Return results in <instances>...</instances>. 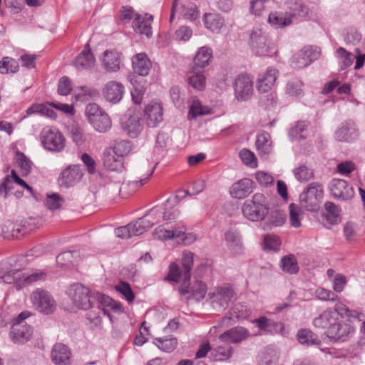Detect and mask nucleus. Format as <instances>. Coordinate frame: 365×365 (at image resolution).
Here are the masks:
<instances>
[{"label":"nucleus","instance_id":"obj_1","mask_svg":"<svg viewBox=\"0 0 365 365\" xmlns=\"http://www.w3.org/2000/svg\"><path fill=\"white\" fill-rule=\"evenodd\" d=\"M67 295L75 307L81 309H88L96 299L101 305L110 307L116 312H122V305L110 297L100 292L91 293L90 289L81 283L71 284L66 291Z\"/></svg>","mask_w":365,"mask_h":365},{"label":"nucleus","instance_id":"obj_2","mask_svg":"<svg viewBox=\"0 0 365 365\" xmlns=\"http://www.w3.org/2000/svg\"><path fill=\"white\" fill-rule=\"evenodd\" d=\"M268 211L267 198L262 193H255L251 199L246 200L242 207L244 217L252 222L263 220Z\"/></svg>","mask_w":365,"mask_h":365},{"label":"nucleus","instance_id":"obj_3","mask_svg":"<svg viewBox=\"0 0 365 365\" xmlns=\"http://www.w3.org/2000/svg\"><path fill=\"white\" fill-rule=\"evenodd\" d=\"M324 197V186L318 182L309 183L299 195L302 208L309 212H317Z\"/></svg>","mask_w":365,"mask_h":365},{"label":"nucleus","instance_id":"obj_4","mask_svg":"<svg viewBox=\"0 0 365 365\" xmlns=\"http://www.w3.org/2000/svg\"><path fill=\"white\" fill-rule=\"evenodd\" d=\"M86 116L92 127L99 133H106L112 126L109 115L96 103H89L86 107Z\"/></svg>","mask_w":365,"mask_h":365},{"label":"nucleus","instance_id":"obj_5","mask_svg":"<svg viewBox=\"0 0 365 365\" xmlns=\"http://www.w3.org/2000/svg\"><path fill=\"white\" fill-rule=\"evenodd\" d=\"M170 201V200L168 199L164 205H158L150 209L143 216L145 222L147 221L153 227L162 221H169L178 218L180 212L172 205Z\"/></svg>","mask_w":365,"mask_h":365},{"label":"nucleus","instance_id":"obj_6","mask_svg":"<svg viewBox=\"0 0 365 365\" xmlns=\"http://www.w3.org/2000/svg\"><path fill=\"white\" fill-rule=\"evenodd\" d=\"M30 300L34 309L42 314L49 315L56 310V301L46 290L36 289L31 294Z\"/></svg>","mask_w":365,"mask_h":365},{"label":"nucleus","instance_id":"obj_7","mask_svg":"<svg viewBox=\"0 0 365 365\" xmlns=\"http://www.w3.org/2000/svg\"><path fill=\"white\" fill-rule=\"evenodd\" d=\"M40 139L43 148L52 152H61L66 145L64 136L56 127H44L40 133Z\"/></svg>","mask_w":365,"mask_h":365},{"label":"nucleus","instance_id":"obj_8","mask_svg":"<svg viewBox=\"0 0 365 365\" xmlns=\"http://www.w3.org/2000/svg\"><path fill=\"white\" fill-rule=\"evenodd\" d=\"M235 296L232 287L224 284L211 289L208 292V300L212 308L217 311L225 309Z\"/></svg>","mask_w":365,"mask_h":365},{"label":"nucleus","instance_id":"obj_9","mask_svg":"<svg viewBox=\"0 0 365 365\" xmlns=\"http://www.w3.org/2000/svg\"><path fill=\"white\" fill-rule=\"evenodd\" d=\"M250 45L257 56H267L276 53L274 43L267 39L265 32L260 29L252 31L250 35Z\"/></svg>","mask_w":365,"mask_h":365},{"label":"nucleus","instance_id":"obj_10","mask_svg":"<svg viewBox=\"0 0 365 365\" xmlns=\"http://www.w3.org/2000/svg\"><path fill=\"white\" fill-rule=\"evenodd\" d=\"M321 55V49L317 46H307L295 53L291 61V66L295 68H302L310 65Z\"/></svg>","mask_w":365,"mask_h":365},{"label":"nucleus","instance_id":"obj_11","mask_svg":"<svg viewBox=\"0 0 365 365\" xmlns=\"http://www.w3.org/2000/svg\"><path fill=\"white\" fill-rule=\"evenodd\" d=\"M328 187L331 195L336 200L345 201L351 199L354 195L353 186L343 179L333 178Z\"/></svg>","mask_w":365,"mask_h":365},{"label":"nucleus","instance_id":"obj_12","mask_svg":"<svg viewBox=\"0 0 365 365\" xmlns=\"http://www.w3.org/2000/svg\"><path fill=\"white\" fill-rule=\"evenodd\" d=\"M83 175V169L81 165H69L59 174L58 184L63 188L73 187L81 180Z\"/></svg>","mask_w":365,"mask_h":365},{"label":"nucleus","instance_id":"obj_13","mask_svg":"<svg viewBox=\"0 0 365 365\" xmlns=\"http://www.w3.org/2000/svg\"><path fill=\"white\" fill-rule=\"evenodd\" d=\"M354 331L351 319H340L331 327L327 336L334 341H344L354 334Z\"/></svg>","mask_w":365,"mask_h":365},{"label":"nucleus","instance_id":"obj_14","mask_svg":"<svg viewBox=\"0 0 365 365\" xmlns=\"http://www.w3.org/2000/svg\"><path fill=\"white\" fill-rule=\"evenodd\" d=\"M235 96L239 101H247L253 93V81L247 74H240L235 79Z\"/></svg>","mask_w":365,"mask_h":365},{"label":"nucleus","instance_id":"obj_15","mask_svg":"<svg viewBox=\"0 0 365 365\" xmlns=\"http://www.w3.org/2000/svg\"><path fill=\"white\" fill-rule=\"evenodd\" d=\"M252 314V310L243 303L235 304L228 313L221 319L220 327H228L238 320L247 319Z\"/></svg>","mask_w":365,"mask_h":365},{"label":"nucleus","instance_id":"obj_16","mask_svg":"<svg viewBox=\"0 0 365 365\" xmlns=\"http://www.w3.org/2000/svg\"><path fill=\"white\" fill-rule=\"evenodd\" d=\"M190 279L182 280V284L178 289L181 295L190 294L197 301L202 300L207 293V285L202 281L196 280L192 284Z\"/></svg>","mask_w":365,"mask_h":365},{"label":"nucleus","instance_id":"obj_17","mask_svg":"<svg viewBox=\"0 0 365 365\" xmlns=\"http://www.w3.org/2000/svg\"><path fill=\"white\" fill-rule=\"evenodd\" d=\"M359 137V131L352 121L342 122L334 132V138L340 142L351 143Z\"/></svg>","mask_w":365,"mask_h":365},{"label":"nucleus","instance_id":"obj_18","mask_svg":"<svg viewBox=\"0 0 365 365\" xmlns=\"http://www.w3.org/2000/svg\"><path fill=\"white\" fill-rule=\"evenodd\" d=\"M32 334V327L26 323L13 322L9 336L14 344H24L31 339Z\"/></svg>","mask_w":365,"mask_h":365},{"label":"nucleus","instance_id":"obj_19","mask_svg":"<svg viewBox=\"0 0 365 365\" xmlns=\"http://www.w3.org/2000/svg\"><path fill=\"white\" fill-rule=\"evenodd\" d=\"M225 245L234 256L240 255L243 252L244 247L240 232L237 229H230L224 234Z\"/></svg>","mask_w":365,"mask_h":365},{"label":"nucleus","instance_id":"obj_20","mask_svg":"<svg viewBox=\"0 0 365 365\" xmlns=\"http://www.w3.org/2000/svg\"><path fill=\"white\" fill-rule=\"evenodd\" d=\"M165 222L155 228L153 235L159 240H167L175 239L180 236L182 231L178 230V222L175 220L165 221Z\"/></svg>","mask_w":365,"mask_h":365},{"label":"nucleus","instance_id":"obj_21","mask_svg":"<svg viewBox=\"0 0 365 365\" xmlns=\"http://www.w3.org/2000/svg\"><path fill=\"white\" fill-rule=\"evenodd\" d=\"M250 331L241 326L231 328L219 336L220 341L222 343L238 344L250 336Z\"/></svg>","mask_w":365,"mask_h":365},{"label":"nucleus","instance_id":"obj_22","mask_svg":"<svg viewBox=\"0 0 365 365\" xmlns=\"http://www.w3.org/2000/svg\"><path fill=\"white\" fill-rule=\"evenodd\" d=\"M102 92L108 102L116 104L122 100L125 93V87L120 82L110 81L105 84Z\"/></svg>","mask_w":365,"mask_h":365},{"label":"nucleus","instance_id":"obj_23","mask_svg":"<svg viewBox=\"0 0 365 365\" xmlns=\"http://www.w3.org/2000/svg\"><path fill=\"white\" fill-rule=\"evenodd\" d=\"M278 70L268 67L266 71L259 74L257 80V89L260 93L268 92L274 85L278 76Z\"/></svg>","mask_w":365,"mask_h":365},{"label":"nucleus","instance_id":"obj_24","mask_svg":"<svg viewBox=\"0 0 365 365\" xmlns=\"http://www.w3.org/2000/svg\"><path fill=\"white\" fill-rule=\"evenodd\" d=\"M13 182L27 190L31 194L33 193V188L17 175L15 170H12L11 175H6L0 185V195L6 197L9 191L13 188Z\"/></svg>","mask_w":365,"mask_h":365},{"label":"nucleus","instance_id":"obj_25","mask_svg":"<svg viewBox=\"0 0 365 365\" xmlns=\"http://www.w3.org/2000/svg\"><path fill=\"white\" fill-rule=\"evenodd\" d=\"M254 190V182L249 178H243L235 182L230 189L231 196L236 199L247 197Z\"/></svg>","mask_w":365,"mask_h":365},{"label":"nucleus","instance_id":"obj_26","mask_svg":"<svg viewBox=\"0 0 365 365\" xmlns=\"http://www.w3.org/2000/svg\"><path fill=\"white\" fill-rule=\"evenodd\" d=\"M101 61L106 72L114 73L120 68L121 55L115 51L106 50L103 52Z\"/></svg>","mask_w":365,"mask_h":365},{"label":"nucleus","instance_id":"obj_27","mask_svg":"<svg viewBox=\"0 0 365 365\" xmlns=\"http://www.w3.org/2000/svg\"><path fill=\"white\" fill-rule=\"evenodd\" d=\"M163 109L160 103L152 102L145 108V116L148 126L155 127L163 120Z\"/></svg>","mask_w":365,"mask_h":365},{"label":"nucleus","instance_id":"obj_28","mask_svg":"<svg viewBox=\"0 0 365 365\" xmlns=\"http://www.w3.org/2000/svg\"><path fill=\"white\" fill-rule=\"evenodd\" d=\"M71 352L68 347L63 344H56L51 351V359L55 365H71Z\"/></svg>","mask_w":365,"mask_h":365},{"label":"nucleus","instance_id":"obj_29","mask_svg":"<svg viewBox=\"0 0 365 365\" xmlns=\"http://www.w3.org/2000/svg\"><path fill=\"white\" fill-rule=\"evenodd\" d=\"M337 320V313L329 309L324 310L319 317L314 319L313 325L317 328L327 329L328 332Z\"/></svg>","mask_w":365,"mask_h":365},{"label":"nucleus","instance_id":"obj_30","mask_svg":"<svg viewBox=\"0 0 365 365\" xmlns=\"http://www.w3.org/2000/svg\"><path fill=\"white\" fill-rule=\"evenodd\" d=\"M134 72L140 76H145L149 73L152 64L145 53L135 54L132 59Z\"/></svg>","mask_w":365,"mask_h":365},{"label":"nucleus","instance_id":"obj_31","mask_svg":"<svg viewBox=\"0 0 365 365\" xmlns=\"http://www.w3.org/2000/svg\"><path fill=\"white\" fill-rule=\"evenodd\" d=\"M103 165L110 171L121 173L124 170V160L106 149L103 153Z\"/></svg>","mask_w":365,"mask_h":365},{"label":"nucleus","instance_id":"obj_32","mask_svg":"<svg viewBox=\"0 0 365 365\" xmlns=\"http://www.w3.org/2000/svg\"><path fill=\"white\" fill-rule=\"evenodd\" d=\"M298 342L305 346L321 345L322 341L317 334L309 329H300L296 334Z\"/></svg>","mask_w":365,"mask_h":365},{"label":"nucleus","instance_id":"obj_33","mask_svg":"<svg viewBox=\"0 0 365 365\" xmlns=\"http://www.w3.org/2000/svg\"><path fill=\"white\" fill-rule=\"evenodd\" d=\"M203 23L206 29L213 33L219 34L224 26L222 16L217 13H206L203 16Z\"/></svg>","mask_w":365,"mask_h":365},{"label":"nucleus","instance_id":"obj_34","mask_svg":"<svg viewBox=\"0 0 365 365\" xmlns=\"http://www.w3.org/2000/svg\"><path fill=\"white\" fill-rule=\"evenodd\" d=\"M157 164L158 163H156L153 165H149V168L143 176H142L138 180L130 181L126 184H123L119 191L125 192L129 189V194L134 193L140 187L143 186L148 182L149 178L152 176Z\"/></svg>","mask_w":365,"mask_h":365},{"label":"nucleus","instance_id":"obj_35","mask_svg":"<svg viewBox=\"0 0 365 365\" xmlns=\"http://www.w3.org/2000/svg\"><path fill=\"white\" fill-rule=\"evenodd\" d=\"M269 24L275 29H281L292 23V15L287 11H274L269 14Z\"/></svg>","mask_w":365,"mask_h":365},{"label":"nucleus","instance_id":"obj_36","mask_svg":"<svg viewBox=\"0 0 365 365\" xmlns=\"http://www.w3.org/2000/svg\"><path fill=\"white\" fill-rule=\"evenodd\" d=\"M187 82L189 86L196 91H202L206 88V78L203 71H198L195 67L190 68Z\"/></svg>","mask_w":365,"mask_h":365},{"label":"nucleus","instance_id":"obj_37","mask_svg":"<svg viewBox=\"0 0 365 365\" xmlns=\"http://www.w3.org/2000/svg\"><path fill=\"white\" fill-rule=\"evenodd\" d=\"M73 63L78 70L88 69L94 66L95 58L91 53L88 44L76 58Z\"/></svg>","mask_w":365,"mask_h":365},{"label":"nucleus","instance_id":"obj_38","mask_svg":"<svg viewBox=\"0 0 365 365\" xmlns=\"http://www.w3.org/2000/svg\"><path fill=\"white\" fill-rule=\"evenodd\" d=\"M122 128L131 138L137 137L142 130V125L138 115H133L122 123Z\"/></svg>","mask_w":365,"mask_h":365},{"label":"nucleus","instance_id":"obj_39","mask_svg":"<svg viewBox=\"0 0 365 365\" xmlns=\"http://www.w3.org/2000/svg\"><path fill=\"white\" fill-rule=\"evenodd\" d=\"M153 20V16L145 14L143 16L133 22V28L135 31L145 35L148 38L152 36L151 23Z\"/></svg>","mask_w":365,"mask_h":365},{"label":"nucleus","instance_id":"obj_40","mask_svg":"<svg viewBox=\"0 0 365 365\" xmlns=\"http://www.w3.org/2000/svg\"><path fill=\"white\" fill-rule=\"evenodd\" d=\"M212 58V50L207 46L200 47L194 57V66L196 69H203L207 66Z\"/></svg>","mask_w":365,"mask_h":365},{"label":"nucleus","instance_id":"obj_41","mask_svg":"<svg viewBox=\"0 0 365 365\" xmlns=\"http://www.w3.org/2000/svg\"><path fill=\"white\" fill-rule=\"evenodd\" d=\"M234 350L228 343L217 345L210 352V358L216 361H224L232 357Z\"/></svg>","mask_w":365,"mask_h":365},{"label":"nucleus","instance_id":"obj_42","mask_svg":"<svg viewBox=\"0 0 365 365\" xmlns=\"http://www.w3.org/2000/svg\"><path fill=\"white\" fill-rule=\"evenodd\" d=\"M256 147L260 155H269L272 151L270 135L267 132L259 133L257 136Z\"/></svg>","mask_w":365,"mask_h":365},{"label":"nucleus","instance_id":"obj_43","mask_svg":"<svg viewBox=\"0 0 365 365\" xmlns=\"http://www.w3.org/2000/svg\"><path fill=\"white\" fill-rule=\"evenodd\" d=\"M325 212L322 217L326 220L329 226L337 224L340 221L339 208L332 202H327L324 204Z\"/></svg>","mask_w":365,"mask_h":365},{"label":"nucleus","instance_id":"obj_44","mask_svg":"<svg viewBox=\"0 0 365 365\" xmlns=\"http://www.w3.org/2000/svg\"><path fill=\"white\" fill-rule=\"evenodd\" d=\"M287 7L292 20L296 16L305 17L309 14V8L301 0H289Z\"/></svg>","mask_w":365,"mask_h":365},{"label":"nucleus","instance_id":"obj_45","mask_svg":"<svg viewBox=\"0 0 365 365\" xmlns=\"http://www.w3.org/2000/svg\"><path fill=\"white\" fill-rule=\"evenodd\" d=\"M22 277H24L22 270L11 269L4 273L1 278L4 283L14 284L16 289H20L23 286Z\"/></svg>","mask_w":365,"mask_h":365},{"label":"nucleus","instance_id":"obj_46","mask_svg":"<svg viewBox=\"0 0 365 365\" xmlns=\"http://www.w3.org/2000/svg\"><path fill=\"white\" fill-rule=\"evenodd\" d=\"M49 106H51L49 103L33 104L26 110V114L28 115L32 114H39L48 117L51 119L56 118L57 115L56 112L53 109L50 108Z\"/></svg>","mask_w":365,"mask_h":365},{"label":"nucleus","instance_id":"obj_47","mask_svg":"<svg viewBox=\"0 0 365 365\" xmlns=\"http://www.w3.org/2000/svg\"><path fill=\"white\" fill-rule=\"evenodd\" d=\"M211 113V109L202 103L197 98H194L190 106L188 113L189 119H195L197 117L208 115Z\"/></svg>","mask_w":365,"mask_h":365},{"label":"nucleus","instance_id":"obj_48","mask_svg":"<svg viewBox=\"0 0 365 365\" xmlns=\"http://www.w3.org/2000/svg\"><path fill=\"white\" fill-rule=\"evenodd\" d=\"M335 57L336 58L339 65L341 69H346L352 65L354 56L352 53L346 51L343 47H339L335 52Z\"/></svg>","mask_w":365,"mask_h":365},{"label":"nucleus","instance_id":"obj_49","mask_svg":"<svg viewBox=\"0 0 365 365\" xmlns=\"http://www.w3.org/2000/svg\"><path fill=\"white\" fill-rule=\"evenodd\" d=\"M153 344L164 352H171L176 347L177 339L174 337H158L153 339Z\"/></svg>","mask_w":365,"mask_h":365},{"label":"nucleus","instance_id":"obj_50","mask_svg":"<svg viewBox=\"0 0 365 365\" xmlns=\"http://www.w3.org/2000/svg\"><path fill=\"white\" fill-rule=\"evenodd\" d=\"M286 221V214L284 212L275 210L272 211L268 217V223L264 226V229H271L272 227H279L284 225Z\"/></svg>","mask_w":365,"mask_h":365},{"label":"nucleus","instance_id":"obj_51","mask_svg":"<svg viewBox=\"0 0 365 365\" xmlns=\"http://www.w3.org/2000/svg\"><path fill=\"white\" fill-rule=\"evenodd\" d=\"M303 83L297 79H292L286 86V93L291 97L300 98L303 96Z\"/></svg>","mask_w":365,"mask_h":365},{"label":"nucleus","instance_id":"obj_52","mask_svg":"<svg viewBox=\"0 0 365 365\" xmlns=\"http://www.w3.org/2000/svg\"><path fill=\"white\" fill-rule=\"evenodd\" d=\"M308 125L309 123L304 120L297 122V124L290 129V138L295 140L305 138L308 133Z\"/></svg>","mask_w":365,"mask_h":365},{"label":"nucleus","instance_id":"obj_53","mask_svg":"<svg viewBox=\"0 0 365 365\" xmlns=\"http://www.w3.org/2000/svg\"><path fill=\"white\" fill-rule=\"evenodd\" d=\"M194 254L185 250L182 254V265L183 267V280L190 279V271L193 265Z\"/></svg>","mask_w":365,"mask_h":365},{"label":"nucleus","instance_id":"obj_54","mask_svg":"<svg viewBox=\"0 0 365 365\" xmlns=\"http://www.w3.org/2000/svg\"><path fill=\"white\" fill-rule=\"evenodd\" d=\"M110 152L117 155L118 158H123L124 160L126 156L131 150L130 143L128 140L117 141L113 148H108Z\"/></svg>","mask_w":365,"mask_h":365},{"label":"nucleus","instance_id":"obj_55","mask_svg":"<svg viewBox=\"0 0 365 365\" xmlns=\"http://www.w3.org/2000/svg\"><path fill=\"white\" fill-rule=\"evenodd\" d=\"M280 267L283 271L289 274H295L299 271L297 259L293 255L282 257L280 262Z\"/></svg>","mask_w":365,"mask_h":365},{"label":"nucleus","instance_id":"obj_56","mask_svg":"<svg viewBox=\"0 0 365 365\" xmlns=\"http://www.w3.org/2000/svg\"><path fill=\"white\" fill-rule=\"evenodd\" d=\"M178 230L182 231L180 236L176 237L175 240L179 243H182L184 245H190L195 242L197 240V235L192 232H186V227L182 222H178Z\"/></svg>","mask_w":365,"mask_h":365},{"label":"nucleus","instance_id":"obj_57","mask_svg":"<svg viewBox=\"0 0 365 365\" xmlns=\"http://www.w3.org/2000/svg\"><path fill=\"white\" fill-rule=\"evenodd\" d=\"M78 257V252L77 251H66L56 257V262L60 266H68L76 263Z\"/></svg>","mask_w":365,"mask_h":365},{"label":"nucleus","instance_id":"obj_58","mask_svg":"<svg viewBox=\"0 0 365 365\" xmlns=\"http://www.w3.org/2000/svg\"><path fill=\"white\" fill-rule=\"evenodd\" d=\"M16 161L20 168L22 175H28L31 173L32 162L21 152L16 153Z\"/></svg>","mask_w":365,"mask_h":365},{"label":"nucleus","instance_id":"obj_59","mask_svg":"<svg viewBox=\"0 0 365 365\" xmlns=\"http://www.w3.org/2000/svg\"><path fill=\"white\" fill-rule=\"evenodd\" d=\"M331 311L337 313L338 320L351 319V318L356 317L358 315L356 312L349 309L348 307L341 302H337L335 304L334 309H331Z\"/></svg>","mask_w":365,"mask_h":365},{"label":"nucleus","instance_id":"obj_60","mask_svg":"<svg viewBox=\"0 0 365 365\" xmlns=\"http://www.w3.org/2000/svg\"><path fill=\"white\" fill-rule=\"evenodd\" d=\"M295 178L302 182H307L314 178L312 169L304 165H299L293 170Z\"/></svg>","mask_w":365,"mask_h":365},{"label":"nucleus","instance_id":"obj_61","mask_svg":"<svg viewBox=\"0 0 365 365\" xmlns=\"http://www.w3.org/2000/svg\"><path fill=\"white\" fill-rule=\"evenodd\" d=\"M130 226V232L133 236L140 235L150 227V224L145 222V217L139 218L138 220L129 223Z\"/></svg>","mask_w":365,"mask_h":365},{"label":"nucleus","instance_id":"obj_62","mask_svg":"<svg viewBox=\"0 0 365 365\" xmlns=\"http://www.w3.org/2000/svg\"><path fill=\"white\" fill-rule=\"evenodd\" d=\"M130 226V232L133 236L140 235L150 227V224L145 222V217L139 218L138 220L129 223Z\"/></svg>","mask_w":365,"mask_h":365},{"label":"nucleus","instance_id":"obj_63","mask_svg":"<svg viewBox=\"0 0 365 365\" xmlns=\"http://www.w3.org/2000/svg\"><path fill=\"white\" fill-rule=\"evenodd\" d=\"M281 246L280 238L273 234H267L264 237V249L268 251H278Z\"/></svg>","mask_w":365,"mask_h":365},{"label":"nucleus","instance_id":"obj_64","mask_svg":"<svg viewBox=\"0 0 365 365\" xmlns=\"http://www.w3.org/2000/svg\"><path fill=\"white\" fill-rule=\"evenodd\" d=\"M240 158L242 162L250 168H256L257 166V160L254 153L248 149L243 148L239 153Z\"/></svg>","mask_w":365,"mask_h":365}]
</instances>
